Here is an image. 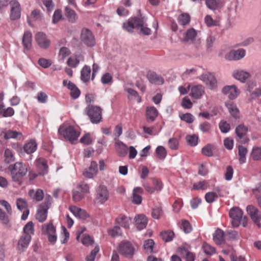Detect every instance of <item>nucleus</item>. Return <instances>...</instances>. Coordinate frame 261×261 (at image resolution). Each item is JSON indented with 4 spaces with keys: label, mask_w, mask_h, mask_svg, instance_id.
<instances>
[{
    "label": "nucleus",
    "mask_w": 261,
    "mask_h": 261,
    "mask_svg": "<svg viewBox=\"0 0 261 261\" xmlns=\"http://www.w3.org/2000/svg\"><path fill=\"white\" fill-rule=\"evenodd\" d=\"M143 17H132L126 22H124L123 28L128 32H132L134 29L140 30V33L145 35L151 34V30L144 26Z\"/></svg>",
    "instance_id": "f257e3e1"
},
{
    "label": "nucleus",
    "mask_w": 261,
    "mask_h": 261,
    "mask_svg": "<svg viewBox=\"0 0 261 261\" xmlns=\"http://www.w3.org/2000/svg\"><path fill=\"white\" fill-rule=\"evenodd\" d=\"M8 170L11 172L12 181L19 185L22 184L23 179L28 171L25 164L21 162H17L15 164L10 165Z\"/></svg>",
    "instance_id": "f03ea898"
},
{
    "label": "nucleus",
    "mask_w": 261,
    "mask_h": 261,
    "mask_svg": "<svg viewBox=\"0 0 261 261\" xmlns=\"http://www.w3.org/2000/svg\"><path fill=\"white\" fill-rule=\"evenodd\" d=\"M229 217L231 219V223L233 227H238L241 224L243 227H246L248 223V218L244 216L243 212L239 207H234L230 210Z\"/></svg>",
    "instance_id": "7ed1b4c3"
},
{
    "label": "nucleus",
    "mask_w": 261,
    "mask_h": 261,
    "mask_svg": "<svg viewBox=\"0 0 261 261\" xmlns=\"http://www.w3.org/2000/svg\"><path fill=\"white\" fill-rule=\"evenodd\" d=\"M58 132L65 139L73 143L80 136V133L71 125L60 126Z\"/></svg>",
    "instance_id": "20e7f679"
},
{
    "label": "nucleus",
    "mask_w": 261,
    "mask_h": 261,
    "mask_svg": "<svg viewBox=\"0 0 261 261\" xmlns=\"http://www.w3.org/2000/svg\"><path fill=\"white\" fill-rule=\"evenodd\" d=\"M51 203L52 198L51 196L46 195L44 202L39 205L36 214V218L39 222L42 223L46 220L48 210L50 207Z\"/></svg>",
    "instance_id": "39448f33"
},
{
    "label": "nucleus",
    "mask_w": 261,
    "mask_h": 261,
    "mask_svg": "<svg viewBox=\"0 0 261 261\" xmlns=\"http://www.w3.org/2000/svg\"><path fill=\"white\" fill-rule=\"evenodd\" d=\"M87 115L94 124L99 123L102 119V109L98 106L89 105L86 109Z\"/></svg>",
    "instance_id": "423d86ee"
},
{
    "label": "nucleus",
    "mask_w": 261,
    "mask_h": 261,
    "mask_svg": "<svg viewBox=\"0 0 261 261\" xmlns=\"http://www.w3.org/2000/svg\"><path fill=\"white\" fill-rule=\"evenodd\" d=\"M136 249L134 245L128 241H123L119 245L118 251L124 257L132 258Z\"/></svg>",
    "instance_id": "0eeeda50"
},
{
    "label": "nucleus",
    "mask_w": 261,
    "mask_h": 261,
    "mask_svg": "<svg viewBox=\"0 0 261 261\" xmlns=\"http://www.w3.org/2000/svg\"><path fill=\"white\" fill-rule=\"evenodd\" d=\"M42 232L47 235L48 240L50 243L54 244L56 242V229L52 223L42 225Z\"/></svg>",
    "instance_id": "6e6552de"
},
{
    "label": "nucleus",
    "mask_w": 261,
    "mask_h": 261,
    "mask_svg": "<svg viewBox=\"0 0 261 261\" xmlns=\"http://www.w3.org/2000/svg\"><path fill=\"white\" fill-rule=\"evenodd\" d=\"M246 211L251 219L257 227H261V212L252 205H249L246 207Z\"/></svg>",
    "instance_id": "1a4fd4ad"
},
{
    "label": "nucleus",
    "mask_w": 261,
    "mask_h": 261,
    "mask_svg": "<svg viewBox=\"0 0 261 261\" xmlns=\"http://www.w3.org/2000/svg\"><path fill=\"white\" fill-rule=\"evenodd\" d=\"M109 192L107 187L100 185L96 191V202L99 204L104 203L109 198Z\"/></svg>",
    "instance_id": "9d476101"
},
{
    "label": "nucleus",
    "mask_w": 261,
    "mask_h": 261,
    "mask_svg": "<svg viewBox=\"0 0 261 261\" xmlns=\"http://www.w3.org/2000/svg\"><path fill=\"white\" fill-rule=\"evenodd\" d=\"M245 55V50L243 48H239L237 50L232 49L227 53L224 58L228 61H238L243 58Z\"/></svg>",
    "instance_id": "9b49d317"
},
{
    "label": "nucleus",
    "mask_w": 261,
    "mask_h": 261,
    "mask_svg": "<svg viewBox=\"0 0 261 261\" xmlns=\"http://www.w3.org/2000/svg\"><path fill=\"white\" fill-rule=\"evenodd\" d=\"M81 39L88 46L92 47L95 45V39L92 32L87 29H83Z\"/></svg>",
    "instance_id": "f8f14e48"
},
{
    "label": "nucleus",
    "mask_w": 261,
    "mask_h": 261,
    "mask_svg": "<svg viewBox=\"0 0 261 261\" xmlns=\"http://www.w3.org/2000/svg\"><path fill=\"white\" fill-rule=\"evenodd\" d=\"M199 79L202 81L210 89H214L217 87V80L213 74L211 73L202 74Z\"/></svg>",
    "instance_id": "ddd939ff"
},
{
    "label": "nucleus",
    "mask_w": 261,
    "mask_h": 261,
    "mask_svg": "<svg viewBox=\"0 0 261 261\" xmlns=\"http://www.w3.org/2000/svg\"><path fill=\"white\" fill-rule=\"evenodd\" d=\"M11 6L10 18L11 20H16L20 17V5L16 0H12L10 2Z\"/></svg>",
    "instance_id": "4468645a"
},
{
    "label": "nucleus",
    "mask_w": 261,
    "mask_h": 261,
    "mask_svg": "<svg viewBox=\"0 0 261 261\" xmlns=\"http://www.w3.org/2000/svg\"><path fill=\"white\" fill-rule=\"evenodd\" d=\"M35 39L38 45L41 48L46 49L50 44V40L47 38L45 34L42 32L37 33L35 35Z\"/></svg>",
    "instance_id": "2eb2a0df"
},
{
    "label": "nucleus",
    "mask_w": 261,
    "mask_h": 261,
    "mask_svg": "<svg viewBox=\"0 0 261 261\" xmlns=\"http://www.w3.org/2000/svg\"><path fill=\"white\" fill-rule=\"evenodd\" d=\"M222 92L227 95L229 99H233L239 95L240 92L235 85H232L224 87Z\"/></svg>",
    "instance_id": "dca6fc26"
},
{
    "label": "nucleus",
    "mask_w": 261,
    "mask_h": 261,
    "mask_svg": "<svg viewBox=\"0 0 261 261\" xmlns=\"http://www.w3.org/2000/svg\"><path fill=\"white\" fill-rule=\"evenodd\" d=\"M196 35L197 33L196 30L193 28L190 29L186 32L184 41L186 42H192L193 43L195 44L196 47L197 48L199 46L200 41V39H196Z\"/></svg>",
    "instance_id": "f3484780"
},
{
    "label": "nucleus",
    "mask_w": 261,
    "mask_h": 261,
    "mask_svg": "<svg viewBox=\"0 0 261 261\" xmlns=\"http://www.w3.org/2000/svg\"><path fill=\"white\" fill-rule=\"evenodd\" d=\"M159 112L154 107H147L146 108L145 116L148 122H153L158 117Z\"/></svg>",
    "instance_id": "a211bd4d"
},
{
    "label": "nucleus",
    "mask_w": 261,
    "mask_h": 261,
    "mask_svg": "<svg viewBox=\"0 0 261 261\" xmlns=\"http://www.w3.org/2000/svg\"><path fill=\"white\" fill-rule=\"evenodd\" d=\"M250 75L249 73L242 69L235 70L232 73L233 77L242 83H245Z\"/></svg>",
    "instance_id": "6ab92c4d"
},
{
    "label": "nucleus",
    "mask_w": 261,
    "mask_h": 261,
    "mask_svg": "<svg viewBox=\"0 0 261 261\" xmlns=\"http://www.w3.org/2000/svg\"><path fill=\"white\" fill-rule=\"evenodd\" d=\"M147 78L150 83L155 85H162L164 83V79L154 72H148Z\"/></svg>",
    "instance_id": "aec40b11"
},
{
    "label": "nucleus",
    "mask_w": 261,
    "mask_h": 261,
    "mask_svg": "<svg viewBox=\"0 0 261 261\" xmlns=\"http://www.w3.org/2000/svg\"><path fill=\"white\" fill-rule=\"evenodd\" d=\"M135 225L138 230L145 228L147 224V218L143 215H138L134 218Z\"/></svg>",
    "instance_id": "412c9836"
},
{
    "label": "nucleus",
    "mask_w": 261,
    "mask_h": 261,
    "mask_svg": "<svg viewBox=\"0 0 261 261\" xmlns=\"http://www.w3.org/2000/svg\"><path fill=\"white\" fill-rule=\"evenodd\" d=\"M31 240V236L28 234H23L18 242V248L19 250H23L28 248Z\"/></svg>",
    "instance_id": "4be33fe9"
},
{
    "label": "nucleus",
    "mask_w": 261,
    "mask_h": 261,
    "mask_svg": "<svg viewBox=\"0 0 261 261\" xmlns=\"http://www.w3.org/2000/svg\"><path fill=\"white\" fill-rule=\"evenodd\" d=\"M69 210L76 217L79 219H85L88 217V214L85 210L77 206H70Z\"/></svg>",
    "instance_id": "5701e85b"
},
{
    "label": "nucleus",
    "mask_w": 261,
    "mask_h": 261,
    "mask_svg": "<svg viewBox=\"0 0 261 261\" xmlns=\"http://www.w3.org/2000/svg\"><path fill=\"white\" fill-rule=\"evenodd\" d=\"M131 220L130 218L127 217L123 215H119L116 219V223L125 229H128L129 228Z\"/></svg>",
    "instance_id": "b1692460"
},
{
    "label": "nucleus",
    "mask_w": 261,
    "mask_h": 261,
    "mask_svg": "<svg viewBox=\"0 0 261 261\" xmlns=\"http://www.w3.org/2000/svg\"><path fill=\"white\" fill-rule=\"evenodd\" d=\"M247 131V127L245 126L244 124H240L236 128V135L240 139H242L241 140L242 143H245L247 142V140L243 138V137L246 135Z\"/></svg>",
    "instance_id": "393cba45"
},
{
    "label": "nucleus",
    "mask_w": 261,
    "mask_h": 261,
    "mask_svg": "<svg viewBox=\"0 0 261 261\" xmlns=\"http://www.w3.org/2000/svg\"><path fill=\"white\" fill-rule=\"evenodd\" d=\"M1 134L3 135L4 138L6 140L17 139L18 137L20 138L22 136L20 132L12 130H4Z\"/></svg>",
    "instance_id": "a878e982"
},
{
    "label": "nucleus",
    "mask_w": 261,
    "mask_h": 261,
    "mask_svg": "<svg viewBox=\"0 0 261 261\" xmlns=\"http://www.w3.org/2000/svg\"><path fill=\"white\" fill-rule=\"evenodd\" d=\"M204 93V87L202 85H196L192 87L190 95L194 98H199Z\"/></svg>",
    "instance_id": "bb28decb"
},
{
    "label": "nucleus",
    "mask_w": 261,
    "mask_h": 261,
    "mask_svg": "<svg viewBox=\"0 0 261 261\" xmlns=\"http://www.w3.org/2000/svg\"><path fill=\"white\" fill-rule=\"evenodd\" d=\"M32 33L29 31L24 32L22 37V44L26 50H30L32 47Z\"/></svg>",
    "instance_id": "cd10ccee"
},
{
    "label": "nucleus",
    "mask_w": 261,
    "mask_h": 261,
    "mask_svg": "<svg viewBox=\"0 0 261 261\" xmlns=\"http://www.w3.org/2000/svg\"><path fill=\"white\" fill-rule=\"evenodd\" d=\"M116 150L120 156H124L127 153V147L122 142L118 141L115 143Z\"/></svg>",
    "instance_id": "c85d7f7f"
},
{
    "label": "nucleus",
    "mask_w": 261,
    "mask_h": 261,
    "mask_svg": "<svg viewBox=\"0 0 261 261\" xmlns=\"http://www.w3.org/2000/svg\"><path fill=\"white\" fill-rule=\"evenodd\" d=\"M29 196L33 199L37 201H41L44 196L42 190L38 189L36 191L34 190H30L29 191Z\"/></svg>",
    "instance_id": "c756f323"
},
{
    "label": "nucleus",
    "mask_w": 261,
    "mask_h": 261,
    "mask_svg": "<svg viewBox=\"0 0 261 261\" xmlns=\"http://www.w3.org/2000/svg\"><path fill=\"white\" fill-rule=\"evenodd\" d=\"M68 89L70 91V95L72 98L76 99L80 95V90L74 84L70 81L68 82Z\"/></svg>",
    "instance_id": "7c9ffc66"
},
{
    "label": "nucleus",
    "mask_w": 261,
    "mask_h": 261,
    "mask_svg": "<svg viewBox=\"0 0 261 261\" xmlns=\"http://www.w3.org/2000/svg\"><path fill=\"white\" fill-rule=\"evenodd\" d=\"M226 107L230 115L236 119L239 118V110L236 104L232 102L226 103Z\"/></svg>",
    "instance_id": "2f4dec72"
},
{
    "label": "nucleus",
    "mask_w": 261,
    "mask_h": 261,
    "mask_svg": "<svg viewBox=\"0 0 261 261\" xmlns=\"http://www.w3.org/2000/svg\"><path fill=\"white\" fill-rule=\"evenodd\" d=\"M91 68L87 65H85L81 71V79L84 82H87L90 80Z\"/></svg>",
    "instance_id": "473e14b6"
},
{
    "label": "nucleus",
    "mask_w": 261,
    "mask_h": 261,
    "mask_svg": "<svg viewBox=\"0 0 261 261\" xmlns=\"http://www.w3.org/2000/svg\"><path fill=\"white\" fill-rule=\"evenodd\" d=\"M213 240L217 245H220L224 242V232L220 229H217L213 235Z\"/></svg>",
    "instance_id": "72a5a7b5"
},
{
    "label": "nucleus",
    "mask_w": 261,
    "mask_h": 261,
    "mask_svg": "<svg viewBox=\"0 0 261 261\" xmlns=\"http://www.w3.org/2000/svg\"><path fill=\"white\" fill-rule=\"evenodd\" d=\"M37 144L36 141L35 140H31L24 145L23 149L26 153L30 154L35 152L37 149Z\"/></svg>",
    "instance_id": "f704fd0d"
},
{
    "label": "nucleus",
    "mask_w": 261,
    "mask_h": 261,
    "mask_svg": "<svg viewBox=\"0 0 261 261\" xmlns=\"http://www.w3.org/2000/svg\"><path fill=\"white\" fill-rule=\"evenodd\" d=\"M142 191L143 190L140 187H136L134 189L133 201L134 203L139 204L141 203L142 198L138 193H142Z\"/></svg>",
    "instance_id": "c9c22d12"
},
{
    "label": "nucleus",
    "mask_w": 261,
    "mask_h": 261,
    "mask_svg": "<svg viewBox=\"0 0 261 261\" xmlns=\"http://www.w3.org/2000/svg\"><path fill=\"white\" fill-rule=\"evenodd\" d=\"M14 114V111L13 108L8 107L5 109L3 104H0V115L4 117H8L12 116Z\"/></svg>",
    "instance_id": "e433bc0d"
},
{
    "label": "nucleus",
    "mask_w": 261,
    "mask_h": 261,
    "mask_svg": "<svg viewBox=\"0 0 261 261\" xmlns=\"http://www.w3.org/2000/svg\"><path fill=\"white\" fill-rule=\"evenodd\" d=\"M248 150L247 149L242 146H239V151L238 154L239 156V162L240 164L245 163L246 162V155L247 153Z\"/></svg>",
    "instance_id": "4c0bfd02"
},
{
    "label": "nucleus",
    "mask_w": 261,
    "mask_h": 261,
    "mask_svg": "<svg viewBox=\"0 0 261 261\" xmlns=\"http://www.w3.org/2000/svg\"><path fill=\"white\" fill-rule=\"evenodd\" d=\"M174 236V233L171 230H167L160 233V237L165 242L171 241L173 240Z\"/></svg>",
    "instance_id": "58836bf2"
},
{
    "label": "nucleus",
    "mask_w": 261,
    "mask_h": 261,
    "mask_svg": "<svg viewBox=\"0 0 261 261\" xmlns=\"http://www.w3.org/2000/svg\"><path fill=\"white\" fill-rule=\"evenodd\" d=\"M65 15L68 20L71 22H74L76 18V15L74 10L68 7H65Z\"/></svg>",
    "instance_id": "ea45409f"
},
{
    "label": "nucleus",
    "mask_w": 261,
    "mask_h": 261,
    "mask_svg": "<svg viewBox=\"0 0 261 261\" xmlns=\"http://www.w3.org/2000/svg\"><path fill=\"white\" fill-rule=\"evenodd\" d=\"M36 164L37 167L41 170L43 174L47 172L48 166L45 160L42 158L39 159L36 161Z\"/></svg>",
    "instance_id": "a19ab883"
},
{
    "label": "nucleus",
    "mask_w": 261,
    "mask_h": 261,
    "mask_svg": "<svg viewBox=\"0 0 261 261\" xmlns=\"http://www.w3.org/2000/svg\"><path fill=\"white\" fill-rule=\"evenodd\" d=\"M190 19V16L189 14L182 13L178 16V20L180 24L185 25L189 23Z\"/></svg>",
    "instance_id": "79ce46f5"
},
{
    "label": "nucleus",
    "mask_w": 261,
    "mask_h": 261,
    "mask_svg": "<svg viewBox=\"0 0 261 261\" xmlns=\"http://www.w3.org/2000/svg\"><path fill=\"white\" fill-rule=\"evenodd\" d=\"M5 160L4 161L7 164H9L15 160V158L13 155L12 151L10 149H6L4 153Z\"/></svg>",
    "instance_id": "37998d69"
},
{
    "label": "nucleus",
    "mask_w": 261,
    "mask_h": 261,
    "mask_svg": "<svg viewBox=\"0 0 261 261\" xmlns=\"http://www.w3.org/2000/svg\"><path fill=\"white\" fill-rule=\"evenodd\" d=\"M101 82L103 85H111L113 83V76L110 73H105L101 77Z\"/></svg>",
    "instance_id": "c03bdc74"
},
{
    "label": "nucleus",
    "mask_w": 261,
    "mask_h": 261,
    "mask_svg": "<svg viewBox=\"0 0 261 261\" xmlns=\"http://www.w3.org/2000/svg\"><path fill=\"white\" fill-rule=\"evenodd\" d=\"M158 158L161 160L164 159L167 155V151L164 147L159 146L155 150Z\"/></svg>",
    "instance_id": "a18cd8bd"
},
{
    "label": "nucleus",
    "mask_w": 261,
    "mask_h": 261,
    "mask_svg": "<svg viewBox=\"0 0 261 261\" xmlns=\"http://www.w3.org/2000/svg\"><path fill=\"white\" fill-rule=\"evenodd\" d=\"M0 221L4 225L6 226H10L9 225V218L5 212H4L0 207Z\"/></svg>",
    "instance_id": "49530a36"
},
{
    "label": "nucleus",
    "mask_w": 261,
    "mask_h": 261,
    "mask_svg": "<svg viewBox=\"0 0 261 261\" xmlns=\"http://www.w3.org/2000/svg\"><path fill=\"white\" fill-rule=\"evenodd\" d=\"M251 156L255 161L261 160V147H253L251 152Z\"/></svg>",
    "instance_id": "de8ad7c7"
},
{
    "label": "nucleus",
    "mask_w": 261,
    "mask_h": 261,
    "mask_svg": "<svg viewBox=\"0 0 261 261\" xmlns=\"http://www.w3.org/2000/svg\"><path fill=\"white\" fill-rule=\"evenodd\" d=\"M249 92L250 98L248 99L249 101H251L261 96V88H256L252 91L249 90Z\"/></svg>",
    "instance_id": "09e8293b"
},
{
    "label": "nucleus",
    "mask_w": 261,
    "mask_h": 261,
    "mask_svg": "<svg viewBox=\"0 0 261 261\" xmlns=\"http://www.w3.org/2000/svg\"><path fill=\"white\" fill-rule=\"evenodd\" d=\"M154 245V242L152 239H148L145 241L143 246L147 252L151 253L153 251Z\"/></svg>",
    "instance_id": "8fccbe9b"
},
{
    "label": "nucleus",
    "mask_w": 261,
    "mask_h": 261,
    "mask_svg": "<svg viewBox=\"0 0 261 261\" xmlns=\"http://www.w3.org/2000/svg\"><path fill=\"white\" fill-rule=\"evenodd\" d=\"M186 139L188 144L192 146H195L198 143V137L195 135H188Z\"/></svg>",
    "instance_id": "3c124183"
},
{
    "label": "nucleus",
    "mask_w": 261,
    "mask_h": 261,
    "mask_svg": "<svg viewBox=\"0 0 261 261\" xmlns=\"http://www.w3.org/2000/svg\"><path fill=\"white\" fill-rule=\"evenodd\" d=\"M24 234H28L31 236V234H34V224L32 221H30L23 227Z\"/></svg>",
    "instance_id": "603ef678"
},
{
    "label": "nucleus",
    "mask_w": 261,
    "mask_h": 261,
    "mask_svg": "<svg viewBox=\"0 0 261 261\" xmlns=\"http://www.w3.org/2000/svg\"><path fill=\"white\" fill-rule=\"evenodd\" d=\"M202 247L204 253L207 255H212L216 252L215 248L206 243H203Z\"/></svg>",
    "instance_id": "864d4df0"
},
{
    "label": "nucleus",
    "mask_w": 261,
    "mask_h": 261,
    "mask_svg": "<svg viewBox=\"0 0 261 261\" xmlns=\"http://www.w3.org/2000/svg\"><path fill=\"white\" fill-rule=\"evenodd\" d=\"M219 1L216 0H205V4L210 10H215L218 7Z\"/></svg>",
    "instance_id": "5fc2aeb1"
},
{
    "label": "nucleus",
    "mask_w": 261,
    "mask_h": 261,
    "mask_svg": "<svg viewBox=\"0 0 261 261\" xmlns=\"http://www.w3.org/2000/svg\"><path fill=\"white\" fill-rule=\"evenodd\" d=\"M181 120L188 123H192L194 120V116L191 113H186L180 115Z\"/></svg>",
    "instance_id": "6e6d98bb"
},
{
    "label": "nucleus",
    "mask_w": 261,
    "mask_h": 261,
    "mask_svg": "<svg viewBox=\"0 0 261 261\" xmlns=\"http://www.w3.org/2000/svg\"><path fill=\"white\" fill-rule=\"evenodd\" d=\"M108 233L112 237H116L121 235V230L119 226H115L113 228L110 229L109 230Z\"/></svg>",
    "instance_id": "4d7b16f0"
},
{
    "label": "nucleus",
    "mask_w": 261,
    "mask_h": 261,
    "mask_svg": "<svg viewBox=\"0 0 261 261\" xmlns=\"http://www.w3.org/2000/svg\"><path fill=\"white\" fill-rule=\"evenodd\" d=\"M84 194L80 191H72V199L75 202H79L84 197Z\"/></svg>",
    "instance_id": "13d9d810"
},
{
    "label": "nucleus",
    "mask_w": 261,
    "mask_h": 261,
    "mask_svg": "<svg viewBox=\"0 0 261 261\" xmlns=\"http://www.w3.org/2000/svg\"><path fill=\"white\" fill-rule=\"evenodd\" d=\"M16 205L18 210L22 211L27 207V202L24 199L19 198L17 199Z\"/></svg>",
    "instance_id": "bf43d9fd"
},
{
    "label": "nucleus",
    "mask_w": 261,
    "mask_h": 261,
    "mask_svg": "<svg viewBox=\"0 0 261 261\" xmlns=\"http://www.w3.org/2000/svg\"><path fill=\"white\" fill-rule=\"evenodd\" d=\"M162 214V209L160 206L154 207L152 211L151 216L153 218L158 219Z\"/></svg>",
    "instance_id": "052dcab7"
},
{
    "label": "nucleus",
    "mask_w": 261,
    "mask_h": 261,
    "mask_svg": "<svg viewBox=\"0 0 261 261\" xmlns=\"http://www.w3.org/2000/svg\"><path fill=\"white\" fill-rule=\"evenodd\" d=\"M169 147L172 150H177L178 147V141L175 138H170L168 141Z\"/></svg>",
    "instance_id": "680f3d73"
},
{
    "label": "nucleus",
    "mask_w": 261,
    "mask_h": 261,
    "mask_svg": "<svg viewBox=\"0 0 261 261\" xmlns=\"http://www.w3.org/2000/svg\"><path fill=\"white\" fill-rule=\"evenodd\" d=\"M99 248L98 246H95L92 250L90 254L86 257L87 261H94L96 255L99 252Z\"/></svg>",
    "instance_id": "e2e57ef3"
},
{
    "label": "nucleus",
    "mask_w": 261,
    "mask_h": 261,
    "mask_svg": "<svg viewBox=\"0 0 261 261\" xmlns=\"http://www.w3.org/2000/svg\"><path fill=\"white\" fill-rule=\"evenodd\" d=\"M79 191L83 193L84 194L89 192V187L88 185L85 182H81L78 186Z\"/></svg>",
    "instance_id": "0e129e2a"
},
{
    "label": "nucleus",
    "mask_w": 261,
    "mask_h": 261,
    "mask_svg": "<svg viewBox=\"0 0 261 261\" xmlns=\"http://www.w3.org/2000/svg\"><path fill=\"white\" fill-rule=\"evenodd\" d=\"M217 197V194L213 192H208L205 195V199L207 202L212 203Z\"/></svg>",
    "instance_id": "69168bd1"
},
{
    "label": "nucleus",
    "mask_w": 261,
    "mask_h": 261,
    "mask_svg": "<svg viewBox=\"0 0 261 261\" xmlns=\"http://www.w3.org/2000/svg\"><path fill=\"white\" fill-rule=\"evenodd\" d=\"M39 65L44 68L49 67L51 65V62L49 60L44 58H40L38 60Z\"/></svg>",
    "instance_id": "338daca9"
},
{
    "label": "nucleus",
    "mask_w": 261,
    "mask_h": 261,
    "mask_svg": "<svg viewBox=\"0 0 261 261\" xmlns=\"http://www.w3.org/2000/svg\"><path fill=\"white\" fill-rule=\"evenodd\" d=\"M219 128L222 133H226L229 130L230 126L226 121H221L219 123Z\"/></svg>",
    "instance_id": "774afa93"
}]
</instances>
